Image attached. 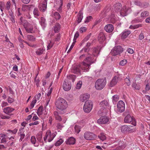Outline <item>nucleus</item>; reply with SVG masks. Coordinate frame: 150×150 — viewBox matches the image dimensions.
Listing matches in <instances>:
<instances>
[{
  "label": "nucleus",
  "mask_w": 150,
  "mask_h": 150,
  "mask_svg": "<svg viewBox=\"0 0 150 150\" xmlns=\"http://www.w3.org/2000/svg\"><path fill=\"white\" fill-rule=\"evenodd\" d=\"M83 18L82 10H80L79 13V15L78 17V23H79L81 21Z\"/></svg>",
  "instance_id": "obj_22"
},
{
  "label": "nucleus",
  "mask_w": 150,
  "mask_h": 150,
  "mask_svg": "<svg viewBox=\"0 0 150 150\" xmlns=\"http://www.w3.org/2000/svg\"><path fill=\"white\" fill-rule=\"evenodd\" d=\"M6 142V139L5 137L3 138L1 140L0 143H3L4 142Z\"/></svg>",
  "instance_id": "obj_62"
},
{
  "label": "nucleus",
  "mask_w": 150,
  "mask_h": 150,
  "mask_svg": "<svg viewBox=\"0 0 150 150\" xmlns=\"http://www.w3.org/2000/svg\"><path fill=\"white\" fill-rule=\"evenodd\" d=\"M47 8V6L45 4H42L39 7V9L40 11L44 12L45 11Z\"/></svg>",
  "instance_id": "obj_37"
},
{
  "label": "nucleus",
  "mask_w": 150,
  "mask_h": 150,
  "mask_svg": "<svg viewBox=\"0 0 150 150\" xmlns=\"http://www.w3.org/2000/svg\"><path fill=\"white\" fill-rule=\"evenodd\" d=\"M36 102V100H33L30 104V109H32L34 106Z\"/></svg>",
  "instance_id": "obj_48"
},
{
  "label": "nucleus",
  "mask_w": 150,
  "mask_h": 150,
  "mask_svg": "<svg viewBox=\"0 0 150 150\" xmlns=\"http://www.w3.org/2000/svg\"><path fill=\"white\" fill-rule=\"evenodd\" d=\"M31 142L33 144H35L36 142V139L35 136H33L31 137Z\"/></svg>",
  "instance_id": "obj_51"
},
{
  "label": "nucleus",
  "mask_w": 150,
  "mask_h": 150,
  "mask_svg": "<svg viewBox=\"0 0 150 150\" xmlns=\"http://www.w3.org/2000/svg\"><path fill=\"white\" fill-rule=\"evenodd\" d=\"M117 110L118 112H122L125 110V104L122 100L119 101L117 104Z\"/></svg>",
  "instance_id": "obj_6"
},
{
  "label": "nucleus",
  "mask_w": 150,
  "mask_h": 150,
  "mask_svg": "<svg viewBox=\"0 0 150 150\" xmlns=\"http://www.w3.org/2000/svg\"><path fill=\"white\" fill-rule=\"evenodd\" d=\"M54 16L56 19H59L61 17L60 15L57 12H56L54 13Z\"/></svg>",
  "instance_id": "obj_41"
},
{
  "label": "nucleus",
  "mask_w": 150,
  "mask_h": 150,
  "mask_svg": "<svg viewBox=\"0 0 150 150\" xmlns=\"http://www.w3.org/2000/svg\"><path fill=\"white\" fill-rule=\"evenodd\" d=\"M118 77L117 76H115L110 82L109 86L110 87H112L115 85L118 82Z\"/></svg>",
  "instance_id": "obj_12"
},
{
  "label": "nucleus",
  "mask_w": 150,
  "mask_h": 150,
  "mask_svg": "<svg viewBox=\"0 0 150 150\" xmlns=\"http://www.w3.org/2000/svg\"><path fill=\"white\" fill-rule=\"evenodd\" d=\"M127 60L126 59H124L120 61L119 63V64L120 65L122 66H124L127 63Z\"/></svg>",
  "instance_id": "obj_42"
},
{
  "label": "nucleus",
  "mask_w": 150,
  "mask_h": 150,
  "mask_svg": "<svg viewBox=\"0 0 150 150\" xmlns=\"http://www.w3.org/2000/svg\"><path fill=\"white\" fill-rule=\"evenodd\" d=\"M90 95L88 94H84L81 97V100L83 102L85 101H87Z\"/></svg>",
  "instance_id": "obj_19"
},
{
  "label": "nucleus",
  "mask_w": 150,
  "mask_h": 150,
  "mask_svg": "<svg viewBox=\"0 0 150 150\" xmlns=\"http://www.w3.org/2000/svg\"><path fill=\"white\" fill-rule=\"evenodd\" d=\"M54 44L53 42H52L51 41H50V43H49L48 45L47 46V50L50 49V48L52 47Z\"/></svg>",
  "instance_id": "obj_50"
},
{
  "label": "nucleus",
  "mask_w": 150,
  "mask_h": 150,
  "mask_svg": "<svg viewBox=\"0 0 150 150\" xmlns=\"http://www.w3.org/2000/svg\"><path fill=\"white\" fill-rule=\"evenodd\" d=\"M104 29L108 33H111L113 31L114 27L112 25L109 24L105 26Z\"/></svg>",
  "instance_id": "obj_11"
},
{
  "label": "nucleus",
  "mask_w": 150,
  "mask_h": 150,
  "mask_svg": "<svg viewBox=\"0 0 150 150\" xmlns=\"http://www.w3.org/2000/svg\"><path fill=\"white\" fill-rule=\"evenodd\" d=\"M132 86L135 89L138 90L140 88V87L139 84H136L135 83H133L132 84Z\"/></svg>",
  "instance_id": "obj_35"
},
{
  "label": "nucleus",
  "mask_w": 150,
  "mask_h": 150,
  "mask_svg": "<svg viewBox=\"0 0 150 150\" xmlns=\"http://www.w3.org/2000/svg\"><path fill=\"white\" fill-rule=\"evenodd\" d=\"M132 118L129 115H127L124 118V121L125 123H129L132 122Z\"/></svg>",
  "instance_id": "obj_21"
},
{
  "label": "nucleus",
  "mask_w": 150,
  "mask_h": 150,
  "mask_svg": "<svg viewBox=\"0 0 150 150\" xmlns=\"http://www.w3.org/2000/svg\"><path fill=\"white\" fill-rule=\"evenodd\" d=\"M96 55H92L91 54L89 53L86 57L84 59V62L81 63L83 68H85L86 71H88L90 68L91 65L95 62L96 59H94V57Z\"/></svg>",
  "instance_id": "obj_2"
},
{
  "label": "nucleus",
  "mask_w": 150,
  "mask_h": 150,
  "mask_svg": "<svg viewBox=\"0 0 150 150\" xmlns=\"http://www.w3.org/2000/svg\"><path fill=\"white\" fill-rule=\"evenodd\" d=\"M36 138L39 141H41L42 138V134H37L36 135Z\"/></svg>",
  "instance_id": "obj_45"
},
{
  "label": "nucleus",
  "mask_w": 150,
  "mask_h": 150,
  "mask_svg": "<svg viewBox=\"0 0 150 150\" xmlns=\"http://www.w3.org/2000/svg\"><path fill=\"white\" fill-rule=\"evenodd\" d=\"M108 118L105 116H103L100 117V118L98 120L97 122L99 124H106L108 121Z\"/></svg>",
  "instance_id": "obj_8"
},
{
  "label": "nucleus",
  "mask_w": 150,
  "mask_h": 150,
  "mask_svg": "<svg viewBox=\"0 0 150 150\" xmlns=\"http://www.w3.org/2000/svg\"><path fill=\"white\" fill-rule=\"evenodd\" d=\"M84 138L88 140H92L96 137V135L90 132H86L84 134Z\"/></svg>",
  "instance_id": "obj_7"
},
{
  "label": "nucleus",
  "mask_w": 150,
  "mask_h": 150,
  "mask_svg": "<svg viewBox=\"0 0 150 150\" xmlns=\"http://www.w3.org/2000/svg\"><path fill=\"white\" fill-rule=\"evenodd\" d=\"M60 28V25L59 23L56 24L54 28V31L55 33H58Z\"/></svg>",
  "instance_id": "obj_26"
},
{
  "label": "nucleus",
  "mask_w": 150,
  "mask_h": 150,
  "mask_svg": "<svg viewBox=\"0 0 150 150\" xmlns=\"http://www.w3.org/2000/svg\"><path fill=\"white\" fill-rule=\"evenodd\" d=\"M28 39L31 41H34L35 39V38L34 37L31 35H28L27 36Z\"/></svg>",
  "instance_id": "obj_40"
},
{
  "label": "nucleus",
  "mask_w": 150,
  "mask_h": 150,
  "mask_svg": "<svg viewBox=\"0 0 150 150\" xmlns=\"http://www.w3.org/2000/svg\"><path fill=\"white\" fill-rule=\"evenodd\" d=\"M10 2L9 1H8L6 4V8L7 10L9 9L10 7Z\"/></svg>",
  "instance_id": "obj_59"
},
{
  "label": "nucleus",
  "mask_w": 150,
  "mask_h": 150,
  "mask_svg": "<svg viewBox=\"0 0 150 150\" xmlns=\"http://www.w3.org/2000/svg\"><path fill=\"white\" fill-rule=\"evenodd\" d=\"M55 105L57 108L60 110L58 111L59 114H63L65 113V110L67 107V103L64 99L59 98L56 100Z\"/></svg>",
  "instance_id": "obj_1"
},
{
  "label": "nucleus",
  "mask_w": 150,
  "mask_h": 150,
  "mask_svg": "<svg viewBox=\"0 0 150 150\" xmlns=\"http://www.w3.org/2000/svg\"><path fill=\"white\" fill-rule=\"evenodd\" d=\"M100 49V47L99 46L94 47L93 49V54L92 55L95 54L96 55L95 57H96L99 54Z\"/></svg>",
  "instance_id": "obj_16"
},
{
  "label": "nucleus",
  "mask_w": 150,
  "mask_h": 150,
  "mask_svg": "<svg viewBox=\"0 0 150 150\" xmlns=\"http://www.w3.org/2000/svg\"><path fill=\"white\" fill-rule=\"evenodd\" d=\"M1 118L2 119H9L10 118V117L8 115L4 116V115H2L1 116Z\"/></svg>",
  "instance_id": "obj_58"
},
{
  "label": "nucleus",
  "mask_w": 150,
  "mask_h": 150,
  "mask_svg": "<svg viewBox=\"0 0 150 150\" xmlns=\"http://www.w3.org/2000/svg\"><path fill=\"white\" fill-rule=\"evenodd\" d=\"M75 143V139L74 138L71 137L68 138L66 141V144H74Z\"/></svg>",
  "instance_id": "obj_15"
},
{
  "label": "nucleus",
  "mask_w": 150,
  "mask_h": 150,
  "mask_svg": "<svg viewBox=\"0 0 150 150\" xmlns=\"http://www.w3.org/2000/svg\"><path fill=\"white\" fill-rule=\"evenodd\" d=\"M86 30V28L85 27H81L80 29V32L82 33Z\"/></svg>",
  "instance_id": "obj_54"
},
{
  "label": "nucleus",
  "mask_w": 150,
  "mask_h": 150,
  "mask_svg": "<svg viewBox=\"0 0 150 150\" xmlns=\"http://www.w3.org/2000/svg\"><path fill=\"white\" fill-rule=\"evenodd\" d=\"M81 69L86 71L85 68H83L81 63L79 65H76L73 66L71 69V72L75 74H81Z\"/></svg>",
  "instance_id": "obj_4"
},
{
  "label": "nucleus",
  "mask_w": 150,
  "mask_h": 150,
  "mask_svg": "<svg viewBox=\"0 0 150 150\" xmlns=\"http://www.w3.org/2000/svg\"><path fill=\"white\" fill-rule=\"evenodd\" d=\"M60 38V34H57V37L55 38L56 41H59Z\"/></svg>",
  "instance_id": "obj_64"
},
{
  "label": "nucleus",
  "mask_w": 150,
  "mask_h": 150,
  "mask_svg": "<svg viewBox=\"0 0 150 150\" xmlns=\"http://www.w3.org/2000/svg\"><path fill=\"white\" fill-rule=\"evenodd\" d=\"M149 15V12L147 11L143 12L141 14V16L142 17L144 18L147 16H148Z\"/></svg>",
  "instance_id": "obj_36"
},
{
  "label": "nucleus",
  "mask_w": 150,
  "mask_h": 150,
  "mask_svg": "<svg viewBox=\"0 0 150 150\" xmlns=\"http://www.w3.org/2000/svg\"><path fill=\"white\" fill-rule=\"evenodd\" d=\"M84 105H86L87 106H88L89 107H90L92 108L93 103L90 100H88V101H86L85 102Z\"/></svg>",
  "instance_id": "obj_32"
},
{
  "label": "nucleus",
  "mask_w": 150,
  "mask_h": 150,
  "mask_svg": "<svg viewBox=\"0 0 150 150\" xmlns=\"http://www.w3.org/2000/svg\"><path fill=\"white\" fill-rule=\"evenodd\" d=\"M74 44H75L74 42H73V43H72V45L71 46L69 49L68 51V52H67L68 53H69L70 51L72 49L74 45Z\"/></svg>",
  "instance_id": "obj_61"
},
{
  "label": "nucleus",
  "mask_w": 150,
  "mask_h": 150,
  "mask_svg": "<svg viewBox=\"0 0 150 150\" xmlns=\"http://www.w3.org/2000/svg\"><path fill=\"white\" fill-rule=\"evenodd\" d=\"M98 39L100 43H102L105 40V38L104 34L102 33H100L98 37Z\"/></svg>",
  "instance_id": "obj_13"
},
{
  "label": "nucleus",
  "mask_w": 150,
  "mask_h": 150,
  "mask_svg": "<svg viewBox=\"0 0 150 150\" xmlns=\"http://www.w3.org/2000/svg\"><path fill=\"white\" fill-rule=\"evenodd\" d=\"M45 19L44 18L42 17L41 18V21H40V23L43 28H44L46 26V24L45 23Z\"/></svg>",
  "instance_id": "obj_25"
},
{
  "label": "nucleus",
  "mask_w": 150,
  "mask_h": 150,
  "mask_svg": "<svg viewBox=\"0 0 150 150\" xmlns=\"http://www.w3.org/2000/svg\"><path fill=\"white\" fill-rule=\"evenodd\" d=\"M131 33L129 30L124 31L120 34V36L122 39H124L127 37Z\"/></svg>",
  "instance_id": "obj_14"
},
{
  "label": "nucleus",
  "mask_w": 150,
  "mask_h": 150,
  "mask_svg": "<svg viewBox=\"0 0 150 150\" xmlns=\"http://www.w3.org/2000/svg\"><path fill=\"white\" fill-rule=\"evenodd\" d=\"M81 86V83L80 82H78L76 85V88L78 89H80Z\"/></svg>",
  "instance_id": "obj_56"
},
{
  "label": "nucleus",
  "mask_w": 150,
  "mask_h": 150,
  "mask_svg": "<svg viewBox=\"0 0 150 150\" xmlns=\"http://www.w3.org/2000/svg\"><path fill=\"white\" fill-rule=\"evenodd\" d=\"M14 110V109L13 108H11L9 107H7L6 108H5L4 109V112L7 115H9L11 116L12 115H13V114H9L11 112H12L13 110Z\"/></svg>",
  "instance_id": "obj_17"
},
{
  "label": "nucleus",
  "mask_w": 150,
  "mask_h": 150,
  "mask_svg": "<svg viewBox=\"0 0 150 150\" xmlns=\"http://www.w3.org/2000/svg\"><path fill=\"white\" fill-rule=\"evenodd\" d=\"M33 14L34 15L36 16H39L38 11L37 8H35L34 9L33 11Z\"/></svg>",
  "instance_id": "obj_46"
},
{
  "label": "nucleus",
  "mask_w": 150,
  "mask_h": 150,
  "mask_svg": "<svg viewBox=\"0 0 150 150\" xmlns=\"http://www.w3.org/2000/svg\"><path fill=\"white\" fill-rule=\"evenodd\" d=\"M115 8L117 11H120L122 9V5L120 3H118L114 5Z\"/></svg>",
  "instance_id": "obj_24"
},
{
  "label": "nucleus",
  "mask_w": 150,
  "mask_h": 150,
  "mask_svg": "<svg viewBox=\"0 0 150 150\" xmlns=\"http://www.w3.org/2000/svg\"><path fill=\"white\" fill-rule=\"evenodd\" d=\"M125 81L128 86L130 85V82L129 79V77L128 76H127L125 79Z\"/></svg>",
  "instance_id": "obj_34"
},
{
  "label": "nucleus",
  "mask_w": 150,
  "mask_h": 150,
  "mask_svg": "<svg viewBox=\"0 0 150 150\" xmlns=\"http://www.w3.org/2000/svg\"><path fill=\"white\" fill-rule=\"evenodd\" d=\"M128 10L126 9V7H124L120 11V14L122 16H125L127 15V12Z\"/></svg>",
  "instance_id": "obj_20"
},
{
  "label": "nucleus",
  "mask_w": 150,
  "mask_h": 150,
  "mask_svg": "<svg viewBox=\"0 0 150 150\" xmlns=\"http://www.w3.org/2000/svg\"><path fill=\"white\" fill-rule=\"evenodd\" d=\"M5 3L4 2L0 1V8H4Z\"/></svg>",
  "instance_id": "obj_60"
},
{
  "label": "nucleus",
  "mask_w": 150,
  "mask_h": 150,
  "mask_svg": "<svg viewBox=\"0 0 150 150\" xmlns=\"http://www.w3.org/2000/svg\"><path fill=\"white\" fill-rule=\"evenodd\" d=\"M92 109V108L87 106L86 105H84L83 107V110L84 112L87 113L89 112Z\"/></svg>",
  "instance_id": "obj_23"
},
{
  "label": "nucleus",
  "mask_w": 150,
  "mask_h": 150,
  "mask_svg": "<svg viewBox=\"0 0 150 150\" xmlns=\"http://www.w3.org/2000/svg\"><path fill=\"white\" fill-rule=\"evenodd\" d=\"M92 18V17L91 16H89L87 17L86 20L85 21L84 23H86L88 22L90 20H91Z\"/></svg>",
  "instance_id": "obj_49"
},
{
  "label": "nucleus",
  "mask_w": 150,
  "mask_h": 150,
  "mask_svg": "<svg viewBox=\"0 0 150 150\" xmlns=\"http://www.w3.org/2000/svg\"><path fill=\"white\" fill-rule=\"evenodd\" d=\"M14 101L13 99L11 98L10 97H8V101L9 103H11L14 102Z\"/></svg>",
  "instance_id": "obj_53"
},
{
  "label": "nucleus",
  "mask_w": 150,
  "mask_h": 150,
  "mask_svg": "<svg viewBox=\"0 0 150 150\" xmlns=\"http://www.w3.org/2000/svg\"><path fill=\"white\" fill-rule=\"evenodd\" d=\"M50 134H49V135H50V138H49L48 139V142H50L51 141L53 140V138L54 137V135H53V136L52 135L51 136L50 135Z\"/></svg>",
  "instance_id": "obj_57"
},
{
  "label": "nucleus",
  "mask_w": 150,
  "mask_h": 150,
  "mask_svg": "<svg viewBox=\"0 0 150 150\" xmlns=\"http://www.w3.org/2000/svg\"><path fill=\"white\" fill-rule=\"evenodd\" d=\"M63 142V140L62 139H60L54 145L56 146H58L60 145Z\"/></svg>",
  "instance_id": "obj_38"
},
{
  "label": "nucleus",
  "mask_w": 150,
  "mask_h": 150,
  "mask_svg": "<svg viewBox=\"0 0 150 150\" xmlns=\"http://www.w3.org/2000/svg\"><path fill=\"white\" fill-rule=\"evenodd\" d=\"M108 104L109 103L107 101L104 100L101 102L100 103V104L102 107H105V106H108Z\"/></svg>",
  "instance_id": "obj_30"
},
{
  "label": "nucleus",
  "mask_w": 150,
  "mask_h": 150,
  "mask_svg": "<svg viewBox=\"0 0 150 150\" xmlns=\"http://www.w3.org/2000/svg\"><path fill=\"white\" fill-rule=\"evenodd\" d=\"M132 127L131 126L124 125L121 127V130L123 133H125L132 130Z\"/></svg>",
  "instance_id": "obj_9"
},
{
  "label": "nucleus",
  "mask_w": 150,
  "mask_h": 150,
  "mask_svg": "<svg viewBox=\"0 0 150 150\" xmlns=\"http://www.w3.org/2000/svg\"><path fill=\"white\" fill-rule=\"evenodd\" d=\"M90 45V43H87L86 46L80 51V53H81L84 50L85 52L86 53H89L88 52H89L90 49L89 47Z\"/></svg>",
  "instance_id": "obj_18"
},
{
  "label": "nucleus",
  "mask_w": 150,
  "mask_h": 150,
  "mask_svg": "<svg viewBox=\"0 0 150 150\" xmlns=\"http://www.w3.org/2000/svg\"><path fill=\"white\" fill-rule=\"evenodd\" d=\"M43 110V107L42 106H40L38 108L37 111V113L38 115L40 116L41 115L42 113Z\"/></svg>",
  "instance_id": "obj_27"
},
{
  "label": "nucleus",
  "mask_w": 150,
  "mask_h": 150,
  "mask_svg": "<svg viewBox=\"0 0 150 150\" xmlns=\"http://www.w3.org/2000/svg\"><path fill=\"white\" fill-rule=\"evenodd\" d=\"M25 30L28 33H33V27L30 28H25Z\"/></svg>",
  "instance_id": "obj_39"
},
{
  "label": "nucleus",
  "mask_w": 150,
  "mask_h": 150,
  "mask_svg": "<svg viewBox=\"0 0 150 150\" xmlns=\"http://www.w3.org/2000/svg\"><path fill=\"white\" fill-rule=\"evenodd\" d=\"M144 38V34L142 32H141L139 36V39L141 40Z\"/></svg>",
  "instance_id": "obj_55"
},
{
  "label": "nucleus",
  "mask_w": 150,
  "mask_h": 150,
  "mask_svg": "<svg viewBox=\"0 0 150 150\" xmlns=\"http://www.w3.org/2000/svg\"><path fill=\"white\" fill-rule=\"evenodd\" d=\"M80 127L78 125H76L74 127L75 132L77 134H78L80 131Z\"/></svg>",
  "instance_id": "obj_33"
},
{
  "label": "nucleus",
  "mask_w": 150,
  "mask_h": 150,
  "mask_svg": "<svg viewBox=\"0 0 150 150\" xmlns=\"http://www.w3.org/2000/svg\"><path fill=\"white\" fill-rule=\"evenodd\" d=\"M67 78L69 79H71L72 82L74 81L75 79L76 78V76L73 74H70L67 77Z\"/></svg>",
  "instance_id": "obj_28"
},
{
  "label": "nucleus",
  "mask_w": 150,
  "mask_h": 150,
  "mask_svg": "<svg viewBox=\"0 0 150 150\" xmlns=\"http://www.w3.org/2000/svg\"><path fill=\"white\" fill-rule=\"evenodd\" d=\"M51 134V132L50 131H48L46 133L45 136L44 137V140L45 142H46L47 138L49 135V134Z\"/></svg>",
  "instance_id": "obj_43"
},
{
  "label": "nucleus",
  "mask_w": 150,
  "mask_h": 150,
  "mask_svg": "<svg viewBox=\"0 0 150 150\" xmlns=\"http://www.w3.org/2000/svg\"><path fill=\"white\" fill-rule=\"evenodd\" d=\"M44 51V49L43 48H40L36 51V53L38 55H40L43 53Z\"/></svg>",
  "instance_id": "obj_29"
},
{
  "label": "nucleus",
  "mask_w": 150,
  "mask_h": 150,
  "mask_svg": "<svg viewBox=\"0 0 150 150\" xmlns=\"http://www.w3.org/2000/svg\"><path fill=\"white\" fill-rule=\"evenodd\" d=\"M123 51L122 47L118 45L115 47L111 51L110 53L113 55L115 56L122 53Z\"/></svg>",
  "instance_id": "obj_5"
},
{
  "label": "nucleus",
  "mask_w": 150,
  "mask_h": 150,
  "mask_svg": "<svg viewBox=\"0 0 150 150\" xmlns=\"http://www.w3.org/2000/svg\"><path fill=\"white\" fill-rule=\"evenodd\" d=\"M106 83V80L105 78L98 79L95 82V87L97 90H101L105 86Z\"/></svg>",
  "instance_id": "obj_3"
},
{
  "label": "nucleus",
  "mask_w": 150,
  "mask_h": 150,
  "mask_svg": "<svg viewBox=\"0 0 150 150\" xmlns=\"http://www.w3.org/2000/svg\"><path fill=\"white\" fill-rule=\"evenodd\" d=\"M141 27H142V25L141 24H139L134 25V29H137Z\"/></svg>",
  "instance_id": "obj_63"
},
{
  "label": "nucleus",
  "mask_w": 150,
  "mask_h": 150,
  "mask_svg": "<svg viewBox=\"0 0 150 150\" xmlns=\"http://www.w3.org/2000/svg\"><path fill=\"white\" fill-rule=\"evenodd\" d=\"M71 83L69 82H65L63 85V88L66 91H69L71 89Z\"/></svg>",
  "instance_id": "obj_10"
},
{
  "label": "nucleus",
  "mask_w": 150,
  "mask_h": 150,
  "mask_svg": "<svg viewBox=\"0 0 150 150\" xmlns=\"http://www.w3.org/2000/svg\"><path fill=\"white\" fill-rule=\"evenodd\" d=\"M112 98L113 100L115 101H117L119 99V97L117 95H116L113 96Z\"/></svg>",
  "instance_id": "obj_52"
},
{
  "label": "nucleus",
  "mask_w": 150,
  "mask_h": 150,
  "mask_svg": "<svg viewBox=\"0 0 150 150\" xmlns=\"http://www.w3.org/2000/svg\"><path fill=\"white\" fill-rule=\"evenodd\" d=\"M7 131L9 132L10 133H11L15 134L17 132V129H14L12 130H11L10 129H8L7 130Z\"/></svg>",
  "instance_id": "obj_47"
},
{
  "label": "nucleus",
  "mask_w": 150,
  "mask_h": 150,
  "mask_svg": "<svg viewBox=\"0 0 150 150\" xmlns=\"http://www.w3.org/2000/svg\"><path fill=\"white\" fill-rule=\"evenodd\" d=\"M89 53H86L85 54H82L79 57V59H83L84 58H86V56H88Z\"/></svg>",
  "instance_id": "obj_44"
},
{
  "label": "nucleus",
  "mask_w": 150,
  "mask_h": 150,
  "mask_svg": "<svg viewBox=\"0 0 150 150\" xmlns=\"http://www.w3.org/2000/svg\"><path fill=\"white\" fill-rule=\"evenodd\" d=\"M98 137L100 140L103 141L106 139V137L104 134L103 133H101L98 136Z\"/></svg>",
  "instance_id": "obj_31"
}]
</instances>
